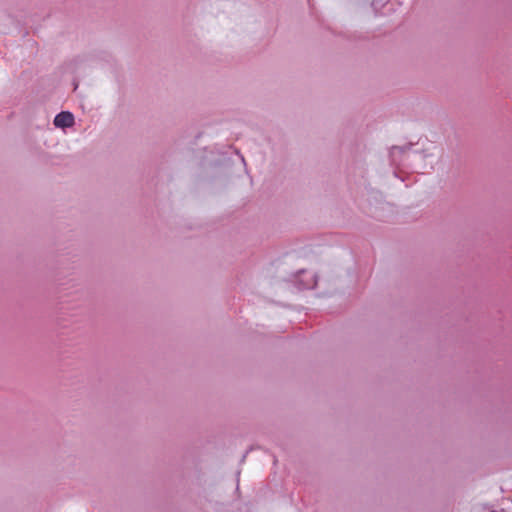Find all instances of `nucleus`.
Segmentation results:
<instances>
[{
    "label": "nucleus",
    "instance_id": "nucleus-1",
    "mask_svg": "<svg viewBox=\"0 0 512 512\" xmlns=\"http://www.w3.org/2000/svg\"><path fill=\"white\" fill-rule=\"evenodd\" d=\"M74 124V116L70 112L63 111L54 118V125L60 128L71 127Z\"/></svg>",
    "mask_w": 512,
    "mask_h": 512
}]
</instances>
